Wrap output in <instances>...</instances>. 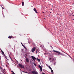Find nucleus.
<instances>
[{"label":"nucleus","instance_id":"nucleus-1","mask_svg":"<svg viewBox=\"0 0 74 74\" xmlns=\"http://www.w3.org/2000/svg\"><path fill=\"white\" fill-rule=\"evenodd\" d=\"M19 66L21 68H22V69L24 68V66L22 64H18Z\"/></svg>","mask_w":74,"mask_h":74},{"label":"nucleus","instance_id":"nucleus-2","mask_svg":"<svg viewBox=\"0 0 74 74\" xmlns=\"http://www.w3.org/2000/svg\"><path fill=\"white\" fill-rule=\"evenodd\" d=\"M36 49V48L35 47H34L33 48H32V52H34V51H35Z\"/></svg>","mask_w":74,"mask_h":74},{"label":"nucleus","instance_id":"nucleus-3","mask_svg":"<svg viewBox=\"0 0 74 74\" xmlns=\"http://www.w3.org/2000/svg\"><path fill=\"white\" fill-rule=\"evenodd\" d=\"M53 52H56V53H58V54H60V53L59 51H56L54 50H53Z\"/></svg>","mask_w":74,"mask_h":74},{"label":"nucleus","instance_id":"nucleus-4","mask_svg":"<svg viewBox=\"0 0 74 74\" xmlns=\"http://www.w3.org/2000/svg\"><path fill=\"white\" fill-rule=\"evenodd\" d=\"M32 57L33 60H34V61L36 60V58L34 56H32Z\"/></svg>","mask_w":74,"mask_h":74},{"label":"nucleus","instance_id":"nucleus-5","mask_svg":"<svg viewBox=\"0 0 74 74\" xmlns=\"http://www.w3.org/2000/svg\"><path fill=\"white\" fill-rule=\"evenodd\" d=\"M32 73L34 74H38V73L37 72H36L35 71H32Z\"/></svg>","mask_w":74,"mask_h":74},{"label":"nucleus","instance_id":"nucleus-6","mask_svg":"<svg viewBox=\"0 0 74 74\" xmlns=\"http://www.w3.org/2000/svg\"><path fill=\"white\" fill-rule=\"evenodd\" d=\"M38 67L39 68H40L41 71H42V67H41V66L40 65H38Z\"/></svg>","mask_w":74,"mask_h":74},{"label":"nucleus","instance_id":"nucleus-7","mask_svg":"<svg viewBox=\"0 0 74 74\" xmlns=\"http://www.w3.org/2000/svg\"><path fill=\"white\" fill-rule=\"evenodd\" d=\"M25 60L26 62H27V63L29 62V59H28V58H26Z\"/></svg>","mask_w":74,"mask_h":74},{"label":"nucleus","instance_id":"nucleus-8","mask_svg":"<svg viewBox=\"0 0 74 74\" xmlns=\"http://www.w3.org/2000/svg\"><path fill=\"white\" fill-rule=\"evenodd\" d=\"M34 11L36 13V14H38V12L37 11V10H36V9L35 8H34Z\"/></svg>","mask_w":74,"mask_h":74},{"label":"nucleus","instance_id":"nucleus-9","mask_svg":"<svg viewBox=\"0 0 74 74\" xmlns=\"http://www.w3.org/2000/svg\"><path fill=\"white\" fill-rule=\"evenodd\" d=\"M12 37H13L12 36H10L8 37L9 38H10V39H11V38H12Z\"/></svg>","mask_w":74,"mask_h":74},{"label":"nucleus","instance_id":"nucleus-10","mask_svg":"<svg viewBox=\"0 0 74 74\" xmlns=\"http://www.w3.org/2000/svg\"><path fill=\"white\" fill-rule=\"evenodd\" d=\"M5 57V58H6V59L7 60H8V59L7 58V56L5 55V54L4 55H3Z\"/></svg>","mask_w":74,"mask_h":74},{"label":"nucleus","instance_id":"nucleus-11","mask_svg":"<svg viewBox=\"0 0 74 74\" xmlns=\"http://www.w3.org/2000/svg\"><path fill=\"white\" fill-rule=\"evenodd\" d=\"M25 4V3H24V2H22V6H23Z\"/></svg>","mask_w":74,"mask_h":74},{"label":"nucleus","instance_id":"nucleus-12","mask_svg":"<svg viewBox=\"0 0 74 74\" xmlns=\"http://www.w3.org/2000/svg\"><path fill=\"white\" fill-rule=\"evenodd\" d=\"M1 52L2 53V54L3 55H5V54H4V52L3 51H2Z\"/></svg>","mask_w":74,"mask_h":74},{"label":"nucleus","instance_id":"nucleus-13","mask_svg":"<svg viewBox=\"0 0 74 74\" xmlns=\"http://www.w3.org/2000/svg\"><path fill=\"white\" fill-rule=\"evenodd\" d=\"M22 45L23 46V47H24L25 48V49H26L27 50V48H26V47H25L24 45H23V44H22Z\"/></svg>","mask_w":74,"mask_h":74},{"label":"nucleus","instance_id":"nucleus-14","mask_svg":"<svg viewBox=\"0 0 74 74\" xmlns=\"http://www.w3.org/2000/svg\"><path fill=\"white\" fill-rule=\"evenodd\" d=\"M51 60H52V59L50 58L49 59V60L50 61V62H52V61H51Z\"/></svg>","mask_w":74,"mask_h":74},{"label":"nucleus","instance_id":"nucleus-15","mask_svg":"<svg viewBox=\"0 0 74 74\" xmlns=\"http://www.w3.org/2000/svg\"><path fill=\"white\" fill-rule=\"evenodd\" d=\"M49 69H50V70H52V68H51V66H49Z\"/></svg>","mask_w":74,"mask_h":74},{"label":"nucleus","instance_id":"nucleus-16","mask_svg":"<svg viewBox=\"0 0 74 74\" xmlns=\"http://www.w3.org/2000/svg\"><path fill=\"white\" fill-rule=\"evenodd\" d=\"M37 59L38 60V62H40V59L38 58H37Z\"/></svg>","mask_w":74,"mask_h":74},{"label":"nucleus","instance_id":"nucleus-17","mask_svg":"<svg viewBox=\"0 0 74 74\" xmlns=\"http://www.w3.org/2000/svg\"><path fill=\"white\" fill-rule=\"evenodd\" d=\"M51 71L52 73H53V70H52V69H51Z\"/></svg>","mask_w":74,"mask_h":74},{"label":"nucleus","instance_id":"nucleus-18","mask_svg":"<svg viewBox=\"0 0 74 74\" xmlns=\"http://www.w3.org/2000/svg\"><path fill=\"white\" fill-rule=\"evenodd\" d=\"M72 15L74 16V12L73 13Z\"/></svg>","mask_w":74,"mask_h":74},{"label":"nucleus","instance_id":"nucleus-19","mask_svg":"<svg viewBox=\"0 0 74 74\" xmlns=\"http://www.w3.org/2000/svg\"><path fill=\"white\" fill-rule=\"evenodd\" d=\"M0 69H2V70H4L2 68V67H0Z\"/></svg>","mask_w":74,"mask_h":74},{"label":"nucleus","instance_id":"nucleus-20","mask_svg":"<svg viewBox=\"0 0 74 74\" xmlns=\"http://www.w3.org/2000/svg\"><path fill=\"white\" fill-rule=\"evenodd\" d=\"M9 56L10 58L12 60V58H11V57L10 56V55H9Z\"/></svg>","mask_w":74,"mask_h":74},{"label":"nucleus","instance_id":"nucleus-21","mask_svg":"<svg viewBox=\"0 0 74 74\" xmlns=\"http://www.w3.org/2000/svg\"><path fill=\"white\" fill-rule=\"evenodd\" d=\"M34 66H37V64H34Z\"/></svg>","mask_w":74,"mask_h":74},{"label":"nucleus","instance_id":"nucleus-22","mask_svg":"<svg viewBox=\"0 0 74 74\" xmlns=\"http://www.w3.org/2000/svg\"><path fill=\"white\" fill-rule=\"evenodd\" d=\"M11 74H15V73L14 72H13V73H12Z\"/></svg>","mask_w":74,"mask_h":74},{"label":"nucleus","instance_id":"nucleus-23","mask_svg":"<svg viewBox=\"0 0 74 74\" xmlns=\"http://www.w3.org/2000/svg\"><path fill=\"white\" fill-rule=\"evenodd\" d=\"M38 51V49H36V53H37V51Z\"/></svg>","mask_w":74,"mask_h":74},{"label":"nucleus","instance_id":"nucleus-24","mask_svg":"<svg viewBox=\"0 0 74 74\" xmlns=\"http://www.w3.org/2000/svg\"><path fill=\"white\" fill-rule=\"evenodd\" d=\"M3 73L4 74H5V72H4L3 71Z\"/></svg>","mask_w":74,"mask_h":74},{"label":"nucleus","instance_id":"nucleus-25","mask_svg":"<svg viewBox=\"0 0 74 74\" xmlns=\"http://www.w3.org/2000/svg\"><path fill=\"white\" fill-rule=\"evenodd\" d=\"M51 48H53V47H52V46H51Z\"/></svg>","mask_w":74,"mask_h":74},{"label":"nucleus","instance_id":"nucleus-26","mask_svg":"<svg viewBox=\"0 0 74 74\" xmlns=\"http://www.w3.org/2000/svg\"><path fill=\"white\" fill-rule=\"evenodd\" d=\"M1 52H2V51H2V50H1Z\"/></svg>","mask_w":74,"mask_h":74},{"label":"nucleus","instance_id":"nucleus-27","mask_svg":"<svg viewBox=\"0 0 74 74\" xmlns=\"http://www.w3.org/2000/svg\"><path fill=\"white\" fill-rule=\"evenodd\" d=\"M11 72H12V73H13V72H14L13 71H11Z\"/></svg>","mask_w":74,"mask_h":74},{"label":"nucleus","instance_id":"nucleus-28","mask_svg":"<svg viewBox=\"0 0 74 74\" xmlns=\"http://www.w3.org/2000/svg\"><path fill=\"white\" fill-rule=\"evenodd\" d=\"M2 8V9H4V8L3 7Z\"/></svg>","mask_w":74,"mask_h":74},{"label":"nucleus","instance_id":"nucleus-29","mask_svg":"<svg viewBox=\"0 0 74 74\" xmlns=\"http://www.w3.org/2000/svg\"><path fill=\"white\" fill-rule=\"evenodd\" d=\"M34 64H35V63H34Z\"/></svg>","mask_w":74,"mask_h":74},{"label":"nucleus","instance_id":"nucleus-30","mask_svg":"<svg viewBox=\"0 0 74 74\" xmlns=\"http://www.w3.org/2000/svg\"><path fill=\"white\" fill-rule=\"evenodd\" d=\"M25 73H27V72H25Z\"/></svg>","mask_w":74,"mask_h":74},{"label":"nucleus","instance_id":"nucleus-31","mask_svg":"<svg viewBox=\"0 0 74 74\" xmlns=\"http://www.w3.org/2000/svg\"><path fill=\"white\" fill-rule=\"evenodd\" d=\"M54 65H55V63H54Z\"/></svg>","mask_w":74,"mask_h":74},{"label":"nucleus","instance_id":"nucleus-32","mask_svg":"<svg viewBox=\"0 0 74 74\" xmlns=\"http://www.w3.org/2000/svg\"><path fill=\"white\" fill-rule=\"evenodd\" d=\"M42 12L43 13H44V12Z\"/></svg>","mask_w":74,"mask_h":74},{"label":"nucleus","instance_id":"nucleus-33","mask_svg":"<svg viewBox=\"0 0 74 74\" xmlns=\"http://www.w3.org/2000/svg\"><path fill=\"white\" fill-rule=\"evenodd\" d=\"M50 13H51V12H50Z\"/></svg>","mask_w":74,"mask_h":74}]
</instances>
